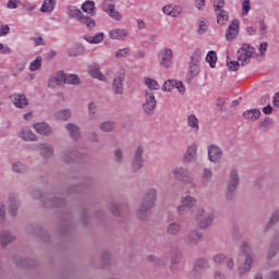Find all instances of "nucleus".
Returning <instances> with one entry per match:
<instances>
[{"label": "nucleus", "instance_id": "nucleus-47", "mask_svg": "<svg viewBox=\"0 0 279 279\" xmlns=\"http://www.w3.org/2000/svg\"><path fill=\"white\" fill-rule=\"evenodd\" d=\"M216 16L218 25H226V23H228V19L230 17L228 11L226 10L216 11Z\"/></svg>", "mask_w": 279, "mask_h": 279}, {"label": "nucleus", "instance_id": "nucleus-19", "mask_svg": "<svg viewBox=\"0 0 279 279\" xmlns=\"http://www.w3.org/2000/svg\"><path fill=\"white\" fill-rule=\"evenodd\" d=\"M239 25L240 22L239 20H233L229 27L226 31V40H228V43H232V40H234V38H236V36H239Z\"/></svg>", "mask_w": 279, "mask_h": 279}, {"label": "nucleus", "instance_id": "nucleus-14", "mask_svg": "<svg viewBox=\"0 0 279 279\" xmlns=\"http://www.w3.org/2000/svg\"><path fill=\"white\" fill-rule=\"evenodd\" d=\"M204 239V233L199 232V230L192 229L189 231L186 238H185V243L190 247H196V245H199Z\"/></svg>", "mask_w": 279, "mask_h": 279}, {"label": "nucleus", "instance_id": "nucleus-51", "mask_svg": "<svg viewBox=\"0 0 279 279\" xmlns=\"http://www.w3.org/2000/svg\"><path fill=\"white\" fill-rule=\"evenodd\" d=\"M279 246H276L274 244H268V250L266 254L267 260H272V258H276L278 256Z\"/></svg>", "mask_w": 279, "mask_h": 279}, {"label": "nucleus", "instance_id": "nucleus-32", "mask_svg": "<svg viewBox=\"0 0 279 279\" xmlns=\"http://www.w3.org/2000/svg\"><path fill=\"white\" fill-rule=\"evenodd\" d=\"M19 136L22 141L34 142L38 141V136L29 128H24L20 131Z\"/></svg>", "mask_w": 279, "mask_h": 279}, {"label": "nucleus", "instance_id": "nucleus-44", "mask_svg": "<svg viewBox=\"0 0 279 279\" xmlns=\"http://www.w3.org/2000/svg\"><path fill=\"white\" fill-rule=\"evenodd\" d=\"M117 123L114 121H105L99 124L100 132L110 133L114 132Z\"/></svg>", "mask_w": 279, "mask_h": 279}, {"label": "nucleus", "instance_id": "nucleus-28", "mask_svg": "<svg viewBox=\"0 0 279 279\" xmlns=\"http://www.w3.org/2000/svg\"><path fill=\"white\" fill-rule=\"evenodd\" d=\"M82 12L88 14L90 19L97 14V8L95 7V1L87 0L81 5Z\"/></svg>", "mask_w": 279, "mask_h": 279}, {"label": "nucleus", "instance_id": "nucleus-59", "mask_svg": "<svg viewBox=\"0 0 279 279\" xmlns=\"http://www.w3.org/2000/svg\"><path fill=\"white\" fill-rule=\"evenodd\" d=\"M110 251H105L101 255V258H100V263L102 265V267H108V265H110Z\"/></svg>", "mask_w": 279, "mask_h": 279}, {"label": "nucleus", "instance_id": "nucleus-15", "mask_svg": "<svg viewBox=\"0 0 279 279\" xmlns=\"http://www.w3.org/2000/svg\"><path fill=\"white\" fill-rule=\"evenodd\" d=\"M213 260L216 263V265H223V263H226L227 269H229V271L234 269V259H232V257H228L223 253L215 254L213 256Z\"/></svg>", "mask_w": 279, "mask_h": 279}, {"label": "nucleus", "instance_id": "nucleus-25", "mask_svg": "<svg viewBox=\"0 0 279 279\" xmlns=\"http://www.w3.org/2000/svg\"><path fill=\"white\" fill-rule=\"evenodd\" d=\"M195 160H197V144H191L183 156V161L191 163L195 162Z\"/></svg>", "mask_w": 279, "mask_h": 279}, {"label": "nucleus", "instance_id": "nucleus-35", "mask_svg": "<svg viewBox=\"0 0 279 279\" xmlns=\"http://www.w3.org/2000/svg\"><path fill=\"white\" fill-rule=\"evenodd\" d=\"M87 119L88 121H95L97 120V117L99 114V109L97 108V104L95 101H90L87 105Z\"/></svg>", "mask_w": 279, "mask_h": 279}, {"label": "nucleus", "instance_id": "nucleus-54", "mask_svg": "<svg viewBox=\"0 0 279 279\" xmlns=\"http://www.w3.org/2000/svg\"><path fill=\"white\" fill-rule=\"evenodd\" d=\"M250 10H252V2H250V0H242V16H247L250 14Z\"/></svg>", "mask_w": 279, "mask_h": 279}, {"label": "nucleus", "instance_id": "nucleus-4", "mask_svg": "<svg viewBox=\"0 0 279 279\" xmlns=\"http://www.w3.org/2000/svg\"><path fill=\"white\" fill-rule=\"evenodd\" d=\"M31 195H32V197H34V199H40V202H41L43 206H45V208H60L61 206H64V204H65L64 198L51 196L47 193H43L38 189L32 190Z\"/></svg>", "mask_w": 279, "mask_h": 279}, {"label": "nucleus", "instance_id": "nucleus-60", "mask_svg": "<svg viewBox=\"0 0 279 279\" xmlns=\"http://www.w3.org/2000/svg\"><path fill=\"white\" fill-rule=\"evenodd\" d=\"M107 14L110 16V19H113V21L119 22L122 19L121 13H119L114 7Z\"/></svg>", "mask_w": 279, "mask_h": 279}, {"label": "nucleus", "instance_id": "nucleus-49", "mask_svg": "<svg viewBox=\"0 0 279 279\" xmlns=\"http://www.w3.org/2000/svg\"><path fill=\"white\" fill-rule=\"evenodd\" d=\"M63 84L77 85L80 84V76L75 74H65L63 72Z\"/></svg>", "mask_w": 279, "mask_h": 279}, {"label": "nucleus", "instance_id": "nucleus-8", "mask_svg": "<svg viewBox=\"0 0 279 279\" xmlns=\"http://www.w3.org/2000/svg\"><path fill=\"white\" fill-rule=\"evenodd\" d=\"M239 170L231 169L229 172V179L227 180V190L225 193V199L227 202H232L234 199V195H236V190L240 184Z\"/></svg>", "mask_w": 279, "mask_h": 279}, {"label": "nucleus", "instance_id": "nucleus-12", "mask_svg": "<svg viewBox=\"0 0 279 279\" xmlns=\"http://www.w3.org/2000/svg\"><path fill=\"white\" fill-rule=\"evenodd\" d=\"M208 160L214 165H219L221 162V158H223V148L221 146L211 144L207 148Z\"/></svg>", "mask_w": 279, "mask_h": 279}, {"label": "nucleus", "instance_id": "nucleus-2", "mask_svg": "<svg viewBox=\"0 0 279 279\" xmlns=\"http://www.w3.org/2000/svg\"><path fill=\"white\" fill-rule=\"evenodd\" d=\"M254 53H256V48H254V46L243 44L236 52L238 61H227L229 71H239V66L250 64V60H252V56H254Z\"/></svg>", "mask_w": 279, "mask_h": 279}, {"label": "nucleus", "instance_id": "nucleus-26", "mask_svg": "<svg viewBox=\"0 0 279 279\" xmlns=\"http://www.w3.org/2000/svg\"><path fill=\"white\" fill-rule=\"evenodd\" d=\"M48 88H56L58 86H64V72L60 71L54 76L48 80Z\"/></svg>", "mask_w": 279, "mask_h": 279}, {"label": "nucleus", "instance_id": "nucleus-58", "mask_svg": "<svg viewBox=\"0 0 279 279\" xmlns=\"http://www.w3.org/2000/svg\"><path fill=\"white\" fill-rule=\"evenodd\" d=\"M101 8L106 14L114 8V1L112 0H104L101 3Z\"/></svg>", "mask_w": 279, "mask_h": 279}, {"label": "nucleus", "instance_id": "nucleus-33", "mask_svg": "<svg viewBox=\"0 0 279 279\" xmlns=\"http://www.w3.org/2000/svg\"><path fill=\"white\" fill-rule=\"evenodd\" d=\"M15 240H16V236L8 230H4L0 233V243L2 247H5V245H10V243H13V241Z\"/></svg>", "mask_w": 279, "mask_h": 279}, {"label": "nucleus", "instance_id": "nucleus-3", "mask_svg": "<svg viewBox=\"0 0 279 279\" xmlns=\"http://www.w3.org/2000/svg\"><path fill=\"white\" fill-rule=\"evenodd\" d=\"M241 252L244 256V262L238 268V276L239 278H244L245 274H250L252 271V265H254V262L256 260V255L247 242H243L241 244Z\"/></svg>", "mask_w": 279, "mask_h": 279}, {"label": "nucleus", "instance_id": "nucleus-10", "mask_svg": "<svg viewBox=\"0 0 279 279\" xmlns=\"http://www.w3.org/2000/svg\"><path fill=\"white\" fill-rule=\"evenodd\" d=\"M199 62H202V50L196 49L190 61L189 76L186 78L189 84H191L193 77H197V75H199Z\"/></svg>", "mask_w": 279, "mask_h": 279}, {"label": "nucleus", "instance_id": "nucleus-9", "mask_svg": "<svg viewBox=\"0 0 279 279\" xmlns=\"http://www.w3.org/2000/svg\"><path fill=\"white\" fill-rule=\"evenodd\" d=\"M145 167V147L138 145L133 151V157L131 160V170L133 173H138L141 169Z\"/></svg>", "mask_w": 279, "mask_h": 279}, {"label": "nucleus", "instance_id": "nucleus-43", "mask_svg": "<svg viewBox=\"0 0 279 279\" xmlns=\"http://www.w3.org/2000/svg\"><path fill=\"white\" fill-rule=\"evenodd\" d=\"M144 84L147 87L145 90H150V93H154V90H160V84H158V81L156 80L146 77L144 78Z\"/></svg>", "mask_w": 279, "mask_h": 279}, {"label": "nucleus", "instance_id": "nucleus-20", "mask_svg": "<svg viewBox=\"0 0 279 279\" xmlns=\"http://www.w3.org/2000/svg\"><path fill=\"white\" fill-rule=\"evenodd\" d=\"M123 82H125V74L118 73L112 82V90L114 95H122L123 94Z\"/></svg>", "mask_w": 279, "mask_h": 279}, {"label": "nucleus", "instance_id": "nucleus-55", "mask_svg": "<svg viewBox=\"0 0 279 279\" xmlns=\"http://www.w3.org/2000/svg\"><path fill=\"white\" fill-rule=\"evenodd\" d=\"M175 83H177L175 80H168L163 83L161 89L165 90V92L168 90V93H171V90H173L177 86Z\"/></svg>", "mask_w": 279, "mask_h": 279}, {"label": "nucleus", "instance_id": "nucleus-50", "mask_svg": "<svg viewBox=\"0 0 279 279\" xmlns=\"http://www.w3.org/2000/svg\"><path fill=\"white\" fill-rule=\"evenodd\" d=\"M114 161L117 165H123V160H125V154L123 148L118 147L113 150Z\"/></svg>", "mask_w": 279, "mask_h": 279}, {"label": "nucleus", "instance_id": "nucleus-5", "mask_svg": "<svg viewBox=\"0 0 279 279\" xmlns=\"http://www.w3.org/2000/svg\"><path fill=\"white\" fill-rule=\"evenodd\" d=\"M172 175L177 182H181L189 189H197V181H195V177L191 174V170L186 167H177L172 169Z\"/></svg>", "mask_w": 279, "mask_h": 279}, {"label": "nucleus", "instance_id": "nucleus-31", "mask_svg": "<svg viewBox=\"0 0 279 279\" xmlns=\"http://www.w3.org/2000/svg\"><path fill=\"white\" fill-rule=\"evenodd\" d=\"M215 173H213V169L204 168L201 175V184L203 186H208L213 182Z\"/></svg>", "mask_w": 279, "mask_h": 279}, {"label": "nucleus", "instance_id": "nucleus-24", "mask_svg": "<svg viewBox=\"0 0 279 279\" xmlns=\"http://www.w3.org/2000/svg\"><path fill=\"white\" fill-rule=\"evenodd\" d=\"M35 132L41 136H51L53 134V129L49 126L46 122H38L33 125Z\"/></svg>", "mask_w": 279, "mask_h": 279}, {"label": "nucleus", "instance_id": "nucleus-56", "mask_svg": "<svg viewBox=\"0 0 279 279\" xmlns=\"http://www.w3.org/2000/svg\"><path fill=\"white\" fill-rule=\"evenodd\" d=\"M132 50L130 48H122L116 51V58H130Z\"/></svg>", "mask_w": 279, "mask_h": 279}, {"label": "nucleus", "instance_id": "nucleus-39", "mask_svg": "<svg viewBox=\"0 0 279 279\" xmlns=\"http://www.w3.org/2000/svg\"><path fill=\"white\" fill-rule=\"evenodd\" d=\"M278 222H279V209L275 210L271 214L269 221L265 226V232H269V230H271V228H274V226H276V223Z\"/></svg>", "mask_w": 279, "mask_h": 279}, {"label": "nucleus", "instance_id": "nucleus-13", "mask_svg": "<svg viewBox=\"0 0 279 279\" xmlns=\"http://www.w3.org/2000/svg\"><path fill=\"white\" fill-rule=\"evenodd\" d=\"M159 64L163 69H169L173 64V50L171 48H162L159 53Z\"/></svg>", "mask_w": 279, "mask_h": 279}, {"label": "nucleus", "instance_id": "nucleus-21", "mask_svg": "<svg viewBox=\"0 0 279 279\" xmlns=\"http://www.w3.org/2000/svg\"><path fill=\"white\" fill-rule=\"evenodd\" d=\"M10 99L13 104V106H15V108H27V106H29V101L27 100V96H25L24 94H13L10 96Z\"/></svg>", "mask_w": 279, "mask_h": 279}, {"label": "nucleus", "instance_id": "nucleus-11", "mask_svg": "<svg viewBox=\"0 0 279 279\" xmlns=\"http://www.w3.org/2000/svg\"><path fill=\"white\" fill-rule=\"evenodd\" d=\"M145 114H154L156 110V94L151 90L144 92V102L142 105Z\"/></svg>", "mask_w": 279, "mask_h": 279}, {"label": "nucleus", "instance_id": "nucleus-41", "mask_svg": "<svg viewBox=\"0 0 279 279\" xmlns=\"http://www.w3.org/2000/svg\"><path fill=\"white\" fill-rule=\"evenodd\" d=\"M84 40L89 45H99V43H104V33H97L95 36L85 35Z\"/></svg>", "mask_w": 279, "mask_h": 279}, {"label": "nucleus", "instance_id": "nucleus-46", "mask_svg": "<svg viewBox=\"0 0 279 279\" xmlns=\"http://www.w3.org/2000/svg\"><path fill=\"white\" fill-rule=\"evenodd\" d=\"M86 52V48L83 45H77L75 48H70L68 54L71 58H77V56H83Z\"/></svg>", "mask_w": 279, "mask_h": 279}, {"label": "nucleus", "instance_id": "nucleus-42", "mask_svg": "<svg viewBox=\"0 0 279 279\" xmlns=\"http://www.w3.org/2000/svg\"><path fill=\"white\" fill-rule=\"evenodd\" d=\"M71 114L72 112L70 109H61L54 113V119H57V121H69L71 119Z\"/></svg>", "mask_w": 279, "mask_h": 279}, {"label": "nucleus", "instance_id": "nucleus-61", "mask_svg": "<svg viewBox=\"0 0 279 279\" xmlns=\"http://www.w3.org/2000/svg\"><path fill=\"white\" fill-rule=\"evenodd\" d=\"M109 210L114 217H119V204H117L116 202L110 203Z\"/></svg>", "mask_w": 279, "mask_h": 279}, {"label": "nucleus", "instance_id": "nucleus-16", "mask_svg": "<svg viewBox=\"0 0 279 279\" xmlns=\"http://www.w3.org/2000/svg\"><path fill=\"white\" fill-rule=\"evenodd\" d=\"M37 149L39 151V156H41V158H45L46 160H49V158H53V154H56V148L49 143L38 144Z\"/></svg>", "mask_w": 279, "mask_h": 279}, {"label": "nucleus", "instance_id": "nucleus-29", "mask_svg": "<svg viewBox=\"0 0 279 279\" xmlns=\"http://www.w3.org/2000/svg\"><path fill=\"white\" fill-rule=\"evenodd\" d=\"M147 263H150V265H154L155 267H166L168 259L167 257H158L154 254H150L146 256Z\"/></svg>", "mask_w": 279, "mask_h": 279}, {"label": "nucleus", "instance_id": "nucleus-52", "mask_svg": "<svg viewBox=\"0 0 279 279\" xmlns=\"http://www.w3.org/2000/svg\"><path fill=\"white\" fill-rule=\"evenodd\" d=\"M206 62H208L209 66L211 69H215V65L217 64V52L215 50H210L206 56Z\"/></svg>", "mask_w": 279, "mask_h": 279}, {"label": "nucleus", "instance_id": "nucleus-48", "mask_svg": "<svg viewBox=\"0 0 279 279\" xmlns=\"http://www.w3.org/2000/svg\"><path fill=\"white\" fill-rule=\"evenodd\" d=\"M56 8V0H44V3L40 8V12L45 14L51 13L52 10Z\"/></svg>", "mask_w": 279, "mask_h": 279}, {"label": "nucleus", "instance_id": "nucleus-1", "mask_svg": "<svg viewBox=\"0 0 279 279\" xmlns=\"http://www.w3.org/2000/svg\"><path fill=\"white\" fill-rule=\"evenodd\" d=\"M156 202H158V190L156 187L146 190L143 195L142 203L136 211L138 219H147L151 208H156Z\"/></svg>", "mask_w": 279, "mask_h": 279}, {"label": "nucleus", "instance_id": "nucleus-40", "mask_svg": "<svg viewBox=\"0 0 279 279\" xmlns=\"http://www.w3.org/2000/svg\"><path fill=\"white\" fill-rule=\"evenodd\" d=\"M209 268H210V262L206 257H201L196 259L194 263L195 271H199V269H209Z\"/></svg>", "mask_w": 279, "mask_h": 279}, {"label": "nucleus", "instance_id": "nucleus-34", "mask_svg": "<svg viewBox=\"0 0 279 279\" xmlns=\"http://www.w3.org/2000/svg\"><path fill=\"white\" fill-rule=\"evenodd\" d=\"M20 206L21 202H19V198L16 196H9V209L11 217H14L16 213H19Z\"/></svg>", "mask_w": 279, "mask_h": 279}, {"label": "nucleus", "instance_id": "nucleus-57", "mask_svg": "<svg viewBox=\"0 0 279 279\" xmlns=\"http://www.w3.org/2000/svg\"><path fill=\"white\" fill-rule=\"evenodd\" d=\"M271 123H272L271 118H265L259 123V130H262V132H267V130L271 128Z\"/></svg>", "mask_w": 279, "mask_h": 279}, {"label": "nucleus", "instance_id": "nucleus-23", "mask_svg": "<svg viewBox=\"0 0 279 279\" xmlns=\"http://www.w3.org/2000/svg\"><path fill=\"white\" fill-rule=\"evenodd\" d=\"M130 36L128 28H112L109 31V38L111 40H125Z\"/></svg>", "mask_w": 279, "mask_h": 279}, {"label": "nucleus", "instance_id": "nucleus-18", "mask_svg": "<svg viewBox=\"0 0 279 279\" xmlns=\"http://www.w3.org/2000/svg\"><path fill=\"white\" fill-rule=\"evenodd\" d=\"M64 128L70 138H72V141L77 142L82 138V129L80 128V125L73 122H70V123H66Z\"/></svg>", "mask_w": 279, "mask_h": 279}, {"label": "nucleus", "instance_id": "nucleus-27", "mask_svg": "<svg viewBox=\"0 0 279 279\" xmlns=\"http://www.w3.org/2000/svg\"><path fill=\"white\" fill-rule=\"evenodd\" d=\"M163 14L167 16H172V19H178L182 14V7L167 4L162 8Z\"/></svg>", "mask_w": 279, "mask_h": 279}, {"label": "nucleus", "instance_id": "nucleus-45", "mask_svg": "<svg viewBox=\"0 0 279 279\" xmlns=\"http://www.w3.org/2000/svg\"><path fill=\"white\" fill-rule=\"evenodd\" d=\"M181 204H184L189 208V210H191L197 204V198L187 194L185 196H182Z\"/></svg>", "mask_w": 279, "mask_h": 279}, {"label": "nucleus", "instance_id": "nucleus-53", "mask_svg": "<svg viewBox=\"0 0 279 279\" xmlns=\"http://www.w3.org/2000/svg\"><path fill=\"white\" fill-rule=\"evenodd\" d=\"M41 66H43V57H37L35 60L31 62L29 71H40Z\"/></svg>", "mask_w": 279, "mask_h": 279}, {"label": "nucleus", "instance_id": "nucleus-22", "mask_svg": "<svg viewBox=\"0 0 279 279\" xmlns=\"http://www.w3.org/2000/svg\"><path fill=\"white\" fill-rule=\"evenodd\" d=\"M88 74L90 77H94V80H99V82H106V75L101 73V66L99 63H93L88 65Z\"/></svg>", "mask_w": 279, "mask_h": 279}, {"label": "nucleus", "instance_id": "nucleus-7", "mask_svg": "<svg viewBox=\"0 0 279 279\" xmlns=\"http://www.w3.org/2000/svg\"><path fill=\"white\" fill-rule=\"evenodd\" d=\"M193 217L197 221L199 230H208L215 221V213H209L206 216V208L202 206L193 211Z\"/></svg>", "mask_w": 279, "mask_h": 279}, {"label": "nucleus", "instance_id": "nucleus-62", "mask_svg": "<svg viewBox=\"0 0 279 279\" xmlns=\"http://www.w3.org/2000/svg\"><path fill=\"white\" fill-rule=\"evenodd\" d=\"M259 25V36H267V25L265 23V20H260L258 22Z\"/></svg>", "mask_w": 279, "mask_h": 279}, {"label": "nucleus", "instance_id": "nucleus-64", "mask_svg": "<svg viewBox=\"0 0 279 279\" xmlns=\"http://www.w3.org/2000/svg\"><path fill=\"white\" fill-rule=\"evenodd\" d=\"M268 279H279V269L271 270L268 274Z\"/></svg>", "mask_w": 279, "mask_h": 279}, {"label": "nucleus", "instance_id": "nucleus-37", "mask_svg": "<svg viewBox=\"0 0 279 279\" xmlns=\"http://www.w3.org/2000/svg\"><path fill=\"white\" fill-rule=\"evenodd\" d=\"M187 125L197 134L199 132V119L195 114L187 116Z\"/></svg>", "mask_w": 279, "mask_h": 279}, {"label": "nucleus", "instance_id": "nucleus-30", "mask_svg": "<svg viewBox=\"0 0 279 279\" xmlns=\"http://www.w3.org/2000/svg\"><path fill=\"white\" fill-rule=\"evenodd\" d=\"M11 170L13 173H19L21 175L29 172V166L25 165L23 161H14L11 165Z\"/></svg>", "mask_w": 279, "mask_h": 279}, {"label": "nucleus", "instance_id": "nucleus-6", "mask_svg": "<svg viewBox=\"0 0 279 279\" xmlns=\"http://www.w3.org/2000/svg\"><path fill=\"white\" fill-rule=\"evenodd\" d=\"M66 14L70 19H74V21L81 23V25H85L87 29H93L95 25H97L95 19L84 14L82 10L77 9L75 5H69L66 8Z\"/></svg>", "mask_w": 279, "mask_h": 279}, {"label": "nucleus", "instance_id": "nucleus-36", "mask_svg": "<svg viewBox=\"0 0 279 279\" xmlns=\"http://www.w3.org/2000/svg\"><path fill=\"white\" fill-rule=\"evenodd\" d=\"M181 230H182V225H180L179 222H170L166 228V232L170 236H178Z\"/></svg>", "mask_w": 279, "mask_h": 279}, {"label": "nucleus", "instance_id": "nucleus-17", "mask_svg": "<svg viewBox=\"0 0 279 279\" xmlns=\"http://www.w3.org/2000/svg\"><path fill=\"white\" fill-rule=\"evenodd\" d=\"M77 158H82V154L77 149H65L61 153V160L68 165L75 162Z\"/></svg>", "mask_w": 279, "mask_h": 279}, {"label": "nucleus", "instance_id": "nucleus-38", "mask_svg": "<svg viewBox=\"0 0 279 279\" xmlns=\"http://www.w3.org/2000/svg\"><path fill=\"white\" fill-rule=\"evenodd\" d=\"M243 118L246 119V121H257V119H260V110L258 109H250L244 111Z\"/></svg>", "mask_w": 279, "mask_h": 279}, {"label": "nucleus", "instance_id": "nucleus-63", "mask_svg": "<svg viewBox=\"0 0 279 279\" xmlns=\"http://www.w3.org/2000/svg\"><path fill=\"white\" fill-rule=\"evenodd\" d=\"M269 244L279 247V231L272 233Z\"/></svg>", "mask_w": 279, "mask_h": 279}]
</instances>
